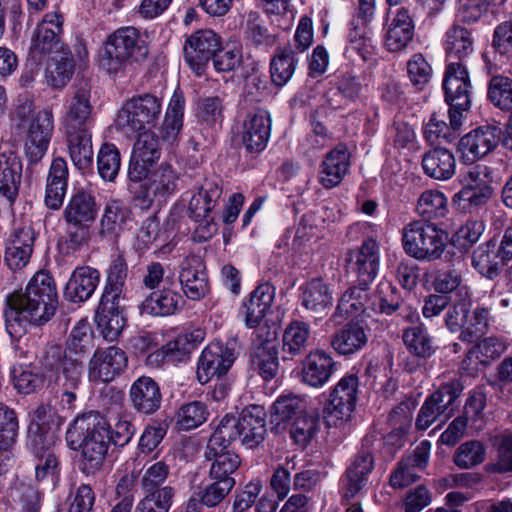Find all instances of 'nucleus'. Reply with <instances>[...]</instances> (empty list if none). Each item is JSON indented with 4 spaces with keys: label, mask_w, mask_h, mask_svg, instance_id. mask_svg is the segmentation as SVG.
I'll return each mask as SVG.
<instances>
[{
    "label": "nucleus",
    "mask_w": 512,
    "mask_h": 512,
    "mask_svg": "<svg viewBox=\"0 0 512 512\" xmlns=\"http://www.w3.org/2000/svg\"><path fill=\"white\" fill-rule=\"evenodd\" d=\"M96 321L103 337L107 341H115L126 322L120 307V300L101 298Z\"/></svg>",
    "instance_id": "nucleus-31"
},
{
    "label": "nucleus",
    "mask_w": 512,
    "mask_h": 512,
    "mask_svg": "<svg viewBox=\"0 0 512 512\" xmlns=\"http://www.w3.org/2000/svg\"><path fill=\"white\" fill-rule=\"evenodd\" d=\"M445 101L449 105V120L454 130H459L463 124L464 113L471 106V85L443 86Z\"/></svg>",
    "instance_id": "nucleus-43"
},
{
    "label": "nucleus",
    "mask_w": 512,
    "mask_h": 512,
    "mask_svg": "<svg viewBox=\"0 0 512 512\" xmlns=\"http://www.w3.org/2000/svg\"><path fill=\"white\" fill-rule=\"evenodd\" d=\"M170 474V467L165 460L147 462L144 464L141 476V487L144 492L161 490Z\"/></svg>",
    "instance_id": "nucleus-57"
},
{
    "label": "nucleus",
    "mask_w": 512,
    "mask_h": 512,
    "mask_svg": "<svg viewBox=\"0 0 512 512\" xmlns=\"http://www.w3.org/2000/svg\"><path fill=\"white\" fill-rule=\"evenodd\" d=\"M416 211L427 220L444 217L448 212L447 198L441 191L426 190L417 201Z\"/></svg>",
    "instance_id": "nucleus-53"
},
{
    "label": "nucleus",
    "mask_w": 512,
    "mask_h": 512,
    "mask_svg": "<svg viewBox=\"0 0 512 512\" xmlns=\"http://www.w3.org/2000/svg\"><path fill=\"white\" fill-rule=\"evenodd\" d=\"M310 327L302 321H293L285 329L283 334V352L291 357L303 353L308 345Z\"/></svg>",
    "instance_id": "nucleus-52"
},
{
    "label": "nucleus",
    "mask_w": 512,
    "mask_h": 512,
    "mask_svg": "<svg viewBox=\"0 0 512 512\" xmlns=\"http://www.w3.org/2000/svg\"><path fill=\"white\" fill-rule=\"evenodd\" d=\"M431 445L422 441L412 454L404 457L390 476V484L394 488H404L419 479L418 471L423 470L429 460Z\"/></svg>",
    "instance_id": "nucleus-22"
},
{
    "label": "nucleus",
    "mask_w": 512,
    "mask_h": 512,
    "mask_svg": "<svg viewBox=\"0 0 512 512\" xmlns=\"http://www.w3.org/2000/svg\"><path fill=\"white\" fill-rule=\"evenodd\" d=\"M486 447L481 441L462 443L453 454V462L460 469H472L485 461Z\"/></svg>",
    "instance_id": "nucleus-54"
},
{
    "label": "nucleus",
    "mask_w": 512,
    "mask_h": 512,
    "mask_svg": "<svg viewBox=\"0 0 512 512\" xmlns=\"http://www.w3.org/2000/svg\"><path fill=\"white\" fill-rule=\"evenodd\" d=\"M502 129L499 126L486 124L479 126L464 135L458 144L461 160L465 164H473L493 151L501 139Z\"/></svg>",
    "instance_id": "nucleus-13"
},
{
    "label": "nucleus",
    "mask_w": 512,
    "mask_h": 512,
    "mask_svg": "<svg viewBox=\"0 0 512 512\" xmlns=\"http://www.w3.org/2000/svg\"><path fill=\"white\" fill-rule=\"evenodd\" d=\"M327 410L338 420H348L352 415V375H345L330 393Z\"/></svg>",
    "instance_id": "nucleus-44"
},
{
    "label": "nucleus",
    "mask_w": 512,
    "mask_h": 512,
    "mask_svg": "<svg viewBox=\"0 0 512 512\" xmlns=\"http://www.w3.org/2000/svg\"><path fill=\"white\" fill-rule=\"evenodd\" d=\"M178 279L183 293L190 300H200L209 291L205 265L198 256H187L181 262Z\"/></svg>",
    "instance_id": "nucleus-18"
},
{
    "label": "nucleus",
    "mask_w": 512,
    "mask_h": 512,
    "mask_svg": "<svg viewBox=\"0 0 512 512\" xmlns=\"http://www.w3.org/2000/svg\"><path fill=\"white\" fill-rule=\"evenodd\" d=\"M223 98L220 96H208L198 100L196 108V117L199 122L208 126L215 127L221 125L223 116Z\"/></svg>",
    "instance_id": "nucleus-60"
},
{
    "label": "nucleus",
    "mask_w": 512,
    "mask_h": 512,
    "mask_svg": "<svg viewBox=\"0 0 512 512\" xmlns=\"http://www.w3.org/2000/svg\"><path fill=\"white\" fill-rule=\"evenodd\" d=\"M69 170L67 162L62 157L53 159L46 183L45 203L54 210L60 208L68 186Z\"/></svg>",
    "instance_id": "nucleus-29"
},
{
    "label": "nucleus",
    "mask_w": 512,
    "mask_h": 512,
    "mask_svg": "<svg viewBox=\"0 0 512 512\" xmlns=\"http://www.w3.org/2000/svg\"><path fill=\"white\" fill-rule=\"evenodd\" d=\"M162 116V102L145 93L127 100L117 115V125L126 133L153 130Z\"/></svg>",
    "instance_id": "nucleus-8"
},
{
    "label": "nucleus",
    "mask_w": 512,
    "mask_h": 512,
    "mask_svg": "<svg viewBox=\"0 0 512 512\" xmlns=\"http://www.w3.org/2000/svg\"><path fill=\"white\" fill-rule=\"evenodd\" d=\"M271 134V116L267 110L257 109L247 114L241 131L242 144L248 152L263 151Z\"/></svg>",
    "instance_id": "nucleus-17"
},
{
    "label": "nucleus",
    "mask_w": 512,
    "mask_h": 512,
    "mask_svg": "<svg viewBox=\"0 0 512 512\" xmlns=\"http://www.w3.org/2000/svg\"><path fill=\"white\" fill-rule=\"evenodd\" d=\"M66 441L73 450L81 448L82 470L93 474L103 466L107 455L110 443L108 424L98 412L84 413L69 426Z\"/></svg>",
    "instance_id": "nucleus-4"
},
{
    "label": "nucleus",
    "mask_w": 512,
    "mask_h": 512,
    "mask_svg": "<svg viewBox=\"0 0 512 512\" xmlns=\"http://www.w3.org/2000/svg\"><path fill=\"white\" fill-rule=\"evenodd\" d=\"M143 204L150 206L153 202H162L177 190L178 173L169 164H162L157 169H150L144 178Z\"/></svg>",
    "instance_id": "nucleus-19"
},
{
    "label": "nucleus",
    "mask_w": 512,
    "mask_h": 512,
    "mask_svg": "<svg viewBox=\"0 0 512 512\" xmlns=\"http://www.w3.org/2000/svg\"><path fill=\"white\" fill-rule=\"evenodd\" d=\"M219 47L220 38L215 32L210 29L198 30L184 43V61L197 76H201Z\"/></svg>",
    "instance_id": "nucleus-12"
},
{
    "label": "nucleus",
    "mask_w": 512,
    "mask_h": 512,
    "mask_svg": "<svg viewBox=\"0 0 512 512\" xmlns=\"http://www.w3.org/2000/svg\"><path fill=\"white\" fill-rule=\"evenodd\" d=\"M240 416L225 415L209 438L207 446L211 448H228L229 444L239 439Z\"/></svg>",
    "instance_id": "nucleus-58"
},
{
    "label": "nucleus",
    "mask_w": 512,
    "mask_h": 512,
    "mask_svg": "<svg viewBox=\"0 0 512 512\" xmlns=\"http://www.w3.org/2000/svg\"><path fill=\"white\" fill-rule=\"evenodd\" d=\"M9 311L7 321L42 326L49 322L58 307V292L52 274L45 270L36 272L26 285L24 292L7 297Z\"/></svg>",
    "instance_id": "nucleus-2"
},
{
    "label": "nucleus",
    "mask_w": 512,
    "mask_h": 512,
    "mask_svg": "<svg viewBox=\"0 0 512 512\" xmlns=\"http://www.w3.org/2000/svg\"><path fill=\"white\" fill-rule=\"evenodd\" d=\"M100 281V272L90 266L77 267L71 274L65 289L66 300L79 303L87 301L95 292Z\"/></svg>",
    "instance_id": "nucleus-26"
},
{
    "label": "nucleus",
    "mask_w": 512,
    "mask_h": 512,
    "mask_svg": "<svg viewBox=\"0 0 512 512\" xmlns=\"http://www.w3.org/2000/svg\"><path fill=\"white\" fill-rule=\"evenodd\" d=\"M239 432L241 444L247 448H254L264 440L265 419L259 407L253 406L241 412Z\"/></svg>",
    "instance_id": "nucleus-37"
},
{
    "label": "nucleus",
    "mask_w": 512,
    "mask_h": 512,
    "mask_svg": "<svg viewBox=\"0 0 512 512\" xmlns=\"http://www.w3.org/2000/svg\"><path fill=\"white\" fill-rule=\"evenodd\" d=\"M205 458L211 461L210 478L219 479H234L232 474L239 468L241 460L237 454L228 450L227 448L206 447Z\"/></svg>",
    "instance_id": "nucleus-40"
},
{
    "label": "nucleus",
    "mask_w": 512,
    "mask_h": 512,
    "mask_svg": "<svg viewBox=\"0 0 512 512\" xmlns=\"http://www.w3.org/2000/svg\"><path fill=\"white\" fill-rule=\"evenodd\" d=\"M185 99L182 93L174 92L165 113L161 128V139L153 130L135 132L138 134L134 143L128 169L130 180L138 182L149 175L150 169L160 159L162 142L173 144L178 140L183 127Z\"/></svg>",
    "instance_id": "nucleus-1"
},
{
    "label": "nucleus",
    "mask_w": 512,
    "mask_h": 512,
    "mask_svg": "<svg viewBox=\"0 0 512 512\" xmlns=\"http://www.w3.org/2000/svg\"><path fill=\"white\" fill-rule=\"evenodd\" d=\"M335 369L332 357L321 350L310 352L302 365V381L315 388L323 387Z\"/></svg>",
    "instance_id": "nucleus-28"
},
{
    "label": "nucleus",
    "mask_w": 512,
    "mask_h": 512,
    "mask_svg": "<svg viewBox=\"0 0 512 512\" xmlns=\"http://www.w3.org/2000/svg\"><path fill=\"white\" fill-rule=\"evenodd\" d=\"M21 178V158L13 151L0 153V193L13 201L18 195Z\"/></svg>",
    "instance_id": "nucleus-32"
},
{
    "label": "nucleus",
    "mask_w": 512,
    "mask_h": 512,
    "mask_svg": "<svg viewBox=\"0 0 512 512\" xmlns=\"http://www.w3.org/2000/svg\"><path fill=\"white\" fill-rule=\"evenodd\" d=\"M63 17L57 12L45 14L32 36L30 52L34 58L54 52L60 42Z\"/></svg>",
    "instance_id": "nucleus-21"
},
{
    "label": "nucleus",
    "mask_w": 512,
    "mask_h": 512,
    "mask_svg": "<svg viewBox=\"0 0 512 512\" xmlns=\"http://www.w3.org/2000/svg\"><path fill=\"white\" fill-rule=\"evenodd\" d=\"M202 340L203 332L201 330L180 333L163 346L162 353L168 360L180 361L187 358Z\"/></svg>",
    "instance_id": "nucleus-50"
},
{
    "label": "nucleus",
    "mask_w": 512,
    "mask_h": 512,
    "mask_svg": "<svg viewBox=\"0 0 512 512\" xmlns=\"http://www.w3.org/2000/svg\"><path fill=\"white\" fill-rule=\"evenodd\" d=\"M222 194L217 182L206 180L189 201L190 216L196 221L206 219Z\"/></svg>",
    "instance_id": "nucleus-41"
},
{
    "label": "nucleus",
    "mask_w": 512,
    "mask_h": 512,
    "mask_svg": "<svg viewBox=\"0 0 512 512\" xmlns=\"http://www.w3.org/2000/svg\"><path fill=\"white\" fill-rule=\"evenodd\" d=\"M403 341L409 352L418 358L426 359L434 353L432 339L421 325L407 328L403 333Z\"/></svg>",
    "instance_id": "nucleus-55"
},
{
    "label": "nucleus",
    "mask_w": 512,
    "mask_h": 512,
    "mask_svg": "<svg viewBox=\"0 0 512 512\" xmlns=\"http://www.w3.org/2000/svg\"><path fill=\"white\" fill-rule=\"evenodd\" d=\"M174 497V489L165 486L161 490L145 492V497L138 503L135 512H168Z\"/></svg>",
    "instance_id": "nucleus-64"
},
{
    "label": "nucleus",
    "mask_w": 512,
    "mask_h": 512,
    "mask_svg": "<svg viewBox=\"0 0 512 512\" xmlns=\"http://www.w3.org/2000/svg\"><path fill=\"white\" fill-rule=\"evenodd\" d=\"M298 61L291 45L278 49L270 62L272 82L279 87L284 86L292 78Z\"/></svg>",
    "instance_id": "nucleus-47"
},
{
    "label": "nucleus",
    "mask_w": 512,
    "mask_h": 512,
    "mask_svg": "<svg viewBox=\"0 0 512 512\" xmlns=\"http://www.w3.org/2000/svg\"><path fill=\"white\" fill-rule=\"evenodd\" d=\"M424 173L435 180L446 181L455 174L456 160L453 153L443 147H435L422 156Z\"/></svg>",
    "instance_id": "nucleus-33"
},
{
    "label": "nucleus",
    "mask_w": 512,
    "mask_h": 512,
    "mask_svg": "<svg viewBox=\"0 0 512 512\" xmlns=\"http://www.w3.org/2000/svg\"><path fill=\"white\" fill-rule=\"evenodd\" d=\"M98 215L95 196L84 190L77 191L63 209L65 224L90 226Z\"/></svg>",
    "instance_id": "nucleus-27"
},
{
    "label": "nucleus",
    "mask_w": 512,
    "mask_h": 512,
    "mask_svg": "<svg viewBox=\"0 0 512 512\" xmlns=\"http://www.w3.org/2000/svg\"><path fill=\"white\" fill-rule=\"evenodd\" d=\"M121 159L117 147L104 143L97 155V167L100 177L105 181H113L120 170Z\"/></svg>",
    "instance_id": "nucleus-62"
},
{
    "label": "nucleus",
    "mask_w": 512,
    "mask_h": 512,
    "mask_svg": "<svg viewBox=\"0 0 512 512\" xmlns=\"http://www.w3.org/2000/svg\"><path fill=\"white\" fill-rule=\"evenodd\" d=\"M91 93L87 84L76 88L64 103L62 124L65 130L90 129L92 105Z\"/></svg>",
    "instance_id": "nucleus-14"
},
{
    "label": "nucleus",
    "mask_w": 512,
    "mask_h": 512,
    "mask_svg": "<svg viewBox=\"0 0 512 512\" xmlns=\"http://www.w3.org/2000/svg\"><path fill=\"white\" fill-rule=\"evenodd\" d=\"M401 234L405 253L422 262L439 260L447 245L445 230L429 221H411L403 227Z\"/></svg>",
    "instance_id": "nucleus-7"
},
{
    "label": "nucleus",
    "mask_w": 512,
    "mask_h": 512,
    "mask_svg": "<svg viewBox=\"0 0 512 512\" xmlns=\"http://www.w3.org/2000/svg\"><path fill=\"white\" fill-rule=\"evenodd\" d=\"M12 121L25 133V150L30 161L41 160L48 149L54 130L52 110L35 111L33 102L26 99L16 106Z\"/></svg>",
    "instance_id": "nucleus-5"
},
{
    "label": "nucleus",
    "mask_w": 512,
    "mask_h": 512,
    "mask_svg": "<svg viewBox=\"0 0 512 512\" xmlns=\"http://www.w3.org/2000/svg\"><path fill=\"white\" fill-rule=\"evenodd\" d=\"M368 288L358 289L354 286V314L357 311L361 315L371 317L373 313H384L390 315L401 309L402 300L396 287L389 282L380 283L375 293L370 294Z\"/></svg>",
    "instance_id": "nucleus-9"
},
{
    "label": "nucleus",
    "mask_w": 512,
    "mask_h": 512,
    "mask_svg": "<svg viewBox=\"0 0 512 512\" xmlns=\"http://www.w3.org/2000/svg\"><path fill=\"white\" fill-rule=\"evenodd\" d=\"M185 301L171 289L152 293L143 303V310L155 316L172 315L182 309Z\"/></svg>",
    "instance_id": "nucleus-45"
},
{
    "label": "nucleus",
    "mask_w": 512,
    "mask_h": 512,
    "mask_svg": "<svg viewBox=\"0 0 512 512\" xmlns=\"http://www.w3.org/2000/svg\"><path fill=\"white\" fill-rule=\"evenodd\" d=\"M375 0H358L357 18L361 21L363 31L358 32L359 27H354V50L368 68L375 66L377 62L375 46L371 37L372 31L369 23L375 15Z\"/></svg>",
    "instance_id": "nucleus-20"
},
{
    "label": "nucleus",
    "mask_w": 512,
    "mask_h": 512,
    "mask_svg": "<svg viewBox=\"0 0 512 512\" xmlns=\"http://www.w3.org/2000/svg\"><path fill=\"white\" fill-rule=\"evenodd\" d=\"M389 14L393 15V18L387 28L385 45L389 51L399 52L413 39L414 20L406 7L390 8Z\"/></svg>",
    "instance_id": "nucleus-24"
},
{
    "label": "nucleus",
    "mask_w": 512,
    "mask_h": 512,
    "mask_svg": "<svg viewBox=\"0 0 512 512\" xmlns=\"http://www.w3.org/2000/svg\"><path fill=\"white\" fill-rule=\"evenodd\" d=\"M93 346L92 331L86 319L79 320L73 327L63 360L55 377V394L60 399L62 410H72L81 384L85 355Z\"/></svg>",
    "instance_id": "nucleus-3"
},
{
    "label": "nucleus",
    "mask_w": 512,
    "mask_h": 512,
    "mask_svg": "<svg viewBox=\"0 0 512 512\" xmlns=\"http://www.w3.org/2000/svg\"><path fill=\"white\" fill-rule=\"evenodd\" d=\"M275 298V287L269 283L258 285L243 301L241 313L248 328L258 327L265 316L271 311Z\"/></svg>",
    "instance_id": "nucleus-23"
},
{
    "label": "nucleus",
    "mask_w": 512,
    "mask_h": 512,
    "mask_svg": "<svg viewBox=\"0 0 512 512\" xmlns=\"http://www.w3.org/2000/svg\"><path fill=\"white\" fill-rule=\"evenodd\" d=\"M209 416L205 403L192 401L180 407L177 412V424L180 429L191 430L201 426Z\"/></svg>",
    "instance_id": "nucleus-61"
},
{
    "label": "nucleus",
    "mask_w": 512,
    "mask_h": 512,
    "mask_svg": "<svg viewBox=\"0 0 512 512\" xmlns=\"http://www.w3.org/2000/svg\"><path fill=\"white\" fill-rule=\"evenodd\" d=\"M166 239L159 222L156 219L148 218L143 222L137 234L135 247L137 251L143 253L152 247H161Z\"/></svg>",
    "instance_id": "nucleus-63"
},
{
    "label": "nucleus",
    "mask_w": 512,
    "mask_h": 512,
    "mask_svg": "<svg viewBox=\"0 0 512 512\" xmlns=\"http://www.w3.org/2000/svg\"><path fill=\"white\" fill-rule=\"evenodd\" d=\"M350 152L347 148L339 147L331 151L320 166L319 182L325 188L337 186L348 171Z\"/></svg>",
    "instance_id": "nucleus-36"
},
{
    "label": "nucleus",
    "mask_w": 512,
    "mask_h": 512,
    "mask_svg": "<svg viewBox=\"0 0 512 512\" xmlns=\"http://www.w3.org/2000/svg\"><path fill=\"white\" fill-rule=\"evenodd\" d=\"M73 73V60L70 52L55 51L47 64L46 78L54 88H62L70 80Z\"/></svg>",
    "instance_id": "nucleus-49"
},
{
    "label": "nucleus",
    "mask_w": 512,
    "mask_h": 512,
    "mask_svg": "<svg viewBox=\"0 0 512 512\" xmlns=\"http://www.w3.org/2000/svg\"><path fill=\"white\" fill-rule=\"evenodd\" d=\"M507 349L506 341L501 337L491 336L483 339L476 347L469 350L463 363L472 361L475 357L481 363L488 364L500 357Z\"/></svg>",
    "instance_id": "nucleus-59"
},
{
    "label": "nucleus",
    "mask_w": 512,
    "mask_h": 512,
    "mask_svg": "<svg viewBox=\"0 0 512 512\" xmlns=\"http://www.w3.org/2000/svg\"><path fill=\"white\" fill-rule=\"evenodd\" d=\"M57 417L56 410L49 404L39 405L30 414V423L27 430V446L35 450L43 447H54L56 443L55 433L51 425Z\"/></svg>",
    "instance_id": "nucleus-16"
},
{
    "label": "nucleus",
    "mask_w": 512,
    "mask_h": 512,
    "mask_svg": "<svg viewBox=\"0 0 512 512\" xmlns=\"http://www.w3.org/2000/svg\"><path fill=\"white\" fill-rule=\"evenodd\" d=\"M379 264V247L372 238L366 239L357 256V289L368 288L374 280Z\"/></svg>",
    "instance_id": "nucleus-38"
},
{
    "label": "nucleus",
    "mask_w": 512,
    "mask_h": 512,
    "mask_svg": "<svg viewBox=\"0 0 512 512\" xmlns=\"http://www.w3.org/2000/svg\"><path fill=\"white\" fill-rule=\"evenodd\" d=\"M463 391V385L458 379L450 380L442 384L428 399L434 406L440 410L443 421L451 418L456 409V401Z\"/></svg>",
    "instance_id": "nucleus-48"
},
{
    "label": "nucleus",
    "mask_w": 512,
    "mask_h": 512,
    "mask_svg": "<svg viewBox=\"0 0 512 512\" xmlns=\"http://www.w3.org/2000/svg\"><path fill=\"white\" fill-rule=\"evenodd\" d=\"M236 359L235 350L221 341H213L201 352L196 377L201 384H206L214 377L225 375Z\"/></svg>",
    "instance_id": "nucleus-11"
},
{
    "label": "nucleus",
    "mask_w": 512,
    "mask_h": 512,
    "mask_svg": "<svg viewBox=\"0 0 512 512\" xmlns=\"http://www.w3.org/2000/svg\"><path fill=\"white\" fill-rule=\"evenodd\" d=\"M129 399L138 413L151 415L160 408L162 394L158 383L153 378L141 376L131 384Z\"/></svg>",
    "instance_id": "nucleus-25"
},
{
    "label": "nucleus",
    "mask_w": 512,
    "mask_h": 512,
    "mask_svg": "<svg viewBox=\"0 0 512 512\" xmlns=\"http://www.w3.org/2000/svg\"><path fill=\"white\" fill-rule=\"evenodd\" d=\"M493 444L497 452L496 460L488 463L485 470L495 474L512 472V431L505 430L496 435Z\"/></svg>",
    "instance_id": "nucleus-51"
},
{
    "label": "nucleus",
    "mask_w": 512,
    "mask_h": 512,
    "mask_svg": "<svg viewBox=\"0 0 512 512\" xmlns=\"http://www.w3.org/2000/svg\"><path fill=\"white\" fill-rule=\"evenodd\" d=\"M126 365L127 358L120 348L97 349L89 362L88 377L95 382H110L121 374Z\"/></svg>",
    "instance_id": "nucleus-15"
},
{
    "label": "nucleus",
    "mask_w": 512,
    "mask_h": 512,
    "mask_svg": "<svg viewBox=\"0 0 512 512\" xmlns=\"http://www.w3.org/2000/svg\"><path fill=\"white\" fill-rule=\"evenodd\" d=\"M127 275L128 266L126 259L122 254L115 255L107 270L106 285L102 298L113 300L123 299Z\"/></svg>",
    "instance_id": "nucleus-46"
},
{
    "label": "nucleus",
    "mask_w": 512,
    "mask_h": 512,
    "mask_svg": "<svg viewBox=\"0 0 512 512\" xmlns=\"http://www.w3.org/2000/svg\"><path fill=\"white\" fill-rule=\"evenodd\" d=\"M487 97L495 107L512 112V79L502 75L491 77Z\"/></svg>",
    "instance_id": "nucleus-56"
},
{
    "label": "nucleus",
    "mask_w": 512,
    "mask_h": 512,
    "mask_svg": "<svg viewBox=\"0 0 512 512\" xmlns=\"http://www.w3.org/2000/svg\"><path fill=\"white\" fill-rule=\"evenodd\" d=\"M512 260V224L505 230L500 246L495 252V244L488 241L478 246L472 255V266L489 279L498 276L500 266Z\"/></svg>",
    "instance_id": "nucleus-10"
},
{
    "label": "nucleus",
    "mask_w": 512,
    "mask_h": 512,
    "mask_svg": "<svg viewBox=\"0 0 512 512\" xmlns=\"http://www.w3.org/2000/svg\"><path fill=\"white\" fill-rule=\"evenodd\" d=\"M276 333L267 331L266 338L255 341L251 353V361L255 369L265 380L274 378L278 371L277 349L274 343Z\"/></svg>",
    "instance_id": "nucleus-30"
},
{
    "label": "nucleus",
    "mask_w": 512,
    "mask_h": 512,
    "mask_svg": "<svg viewBox=\"0 0 512 512\" xmlns=\"http://www.w3.org/2000/svg\"><path fill=\"white\" fill-rule=\"evenodd\" d=\"M147 54L148 48L140 32L134 27H121L106 39L99 65L108 73L116 74L128 63L144 59Z\"/></svg>",
    "instance_id": "nucleus-6"
},
{
    "label": "nucleus",
    "mask_w": 512,
    "mask_h": 512,
    "mask_svg": "<svg viewBox=\"0 0 512 512\" xmlns=\"http://www.w3.org/2000/svg\"><path fill=\"white\" fill-rule=\"evenodd\" d=\"M474 43L475 39L471 30L454 24L445 34L444 49L447 61L465 62L474 52Z\"/></svg>",
    "instance_id": "nucleus-35"
},
{
    "label": "nucleus",
    "mask_w": 512,
    "mask_h": 512,
    "mask_svg": "<svg viewBox=\"0 0 512 512\" xmlns=\"http://www.w3.org/2000/svg\"><path fill=\"white\" fill-rule=\"evenodd\" d=\"M130 210L122 202L110 199L104 207L99 222V234L102 237H115L124 230L127 221L130 219Z\"/></svg>",
    "instance_id": "nucleus-39"
},
{
    "label": "nucleus",
    "mask_w": 512,
    "mask_h": 512,
    "mask_svg": "<svg viewBox=\"0 0 512 512\" xmlns=\"http://www.w3.org/2000/svg\"><path fill=\"white\" fill-rule=\"evenodd\" d=\"M301 305L308 311L322 315L326 314L332 305V292L327 284L319 279H313L301 288Z\"/></svg>",
    "instance_id": "nucleus-42"
},
{
    "label": "nucleus",
    "mask_w": 512,
    "mask_h": 512,
    "mask_svg": "<svg viewBox=\"0 0 512 512\" xmlns=\"http://www.w3.org/2000/svg\"><path fill=\"white\" fill-rule=\"evenodd\" d=\"M69 156L74 166L85 172L93 163L92 135L90 129L65 130Z\"/></svg>",
    "instance_id": "nucleus-34"
}]
</instances>
